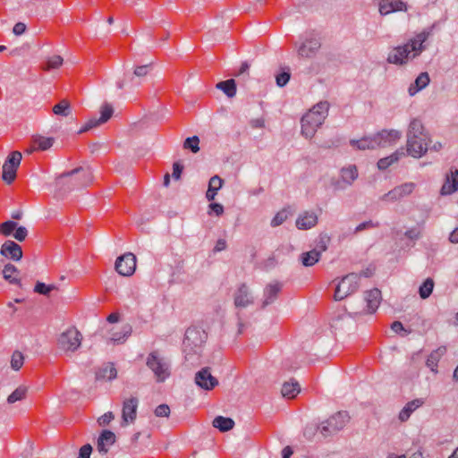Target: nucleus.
Returning <instances> with one entry per match:
<instances>
[{"label": "nucleus", "mask_w": 458, "mask_h": 458, "mask_svg": "<svg viewBox=\"0 0 458 458\" xmlns=\"http://www.w3.org/2000/svg\"><path fill=\"white\" fill-rule=\"evenodd\" d=\"M17 223L13 220L5 221L0 224V233L5 237L13 234Z\"/></svg>", "instance_id": "45"}, {"label": "nucleus", "mask_w": 458, "mask_h": 458, "mask_svg": "<svg viewBox=\"0 0 458 458\" xmlns=\"http://www.w3.org/2000/svg\"><path fill=\"white\" fill-rule=\"evenodd\" d=\"M22 155L20 151H13L5 159L2 166V179L7 183L11 184L16 178V172L21 165Z\"/></svg>", "instance_id": "10"}, {"label": "nucleus", "mask_w": 458, "mask_h": 458, "mask_svg": "<svg viewBox=\"0 0 458 458\" xmlns=\"http://www.w3.org/2000/svg\"><path fill=\"white\" fill-rule=\"evenodd\" d=\"M208 338L207 333L199 327H191L185 332L183 347L185 351L197 352Z\"/></svg>", "instance_id": "9"}, {"label": "nucleus", "mask_w": 458, "mask_h": 458, "mask_svg": "<svg viewBox=\"0 0 458 458\" xmlns=\"http://www.w3.org/2000/svg\"><path fill=\"white\" fill-rule=\"evenodd\" d=\"M391 329L394 332V333H401V332H404V333H407V331L404 329L403 324L400 322V321H394L392 325H391Z\"/></svg>", "instance_id": "59"}, {"label": "nucleus", "mask_w": 458, "mask_h": 458, "mask_svg": "<svg viewBox=\"0 0 458 458\" xmlns=\"http://www.w3.org/2000/svg\"><path fill=\"white\" fill-rule=\"evenodd\" d=\"M290 77H291V75L287 72H283L279 73L278 75H276V81L277 86L278 87L285 86L288 83Z\"/></svg>", "instance_id": "51"}, {"label": "nucleus", "mask_w": 458, "mask_h": 458, "mask_svg": "<svg viewBox=\"0 0 458 458\" xmlns=\"http://www.w3.org/2000/svg\"><path fill=\"white\" fill-rule=\"evenodd\" d=\"M289 216V211L286 209H282L279 212L276 214V216L271 220V225L273 227H276L280 225H282Z\"/></svg>", "instance_id": "48"}, {"label": "nucleus", "mask_w": 458, "mask_h": 458, "mask_svg": "<svg viewBox=\"0 0 458 458\" xmlns=\"http://www.w3.org/2000/svg\"><path fill=\"white\" fill-rule=\"evenodd\" d=\"M28 388L24 386L17 387L7 398L9 403H14L18 401L23 400L26 397Z\"/></svg>", "instance_id": "43"}, {"label": "nucleus", "mask_w": 458, "mask_h": 458, "mask_svg": "<svg viewBox=\"0 0 458 458\" xmlns=\"http://www.w3.org/2000/svg\"><path fill=\"white\" fill-rule=\"evenodd\" d=\"M226 248V242L223 239H220L216 242V244L214 248V251L218 252L225 250Z\"/></svg>", "instance_id": "62"}, {"label": "nucleus", "mask_w": 458, "mask_h": 458, "mask_svg": "<svg viewBox=\"0 0 458 458\" xmlns=\"http://www.w3.org/2000/svg\"><path fill=\"white\" fill-rule=\"evenodd\" d=\"M435 283L432 278H427L419 288V294L421 299H427L433 292Z\"/></svg>", "instance_id": "40"}, {"label": "nucleus", "mask_w": 458, "mask_h": 458, "mask_svg": "<svg viewBox=\"0 0 458 458\" xmlns=\"http://www.w3.org/2000/svg\"><path fill=\"white\" fill-rule=\"evenodd\" d=\"M283 458H290L293 454V450L290 446H285L282 451Z\"/></svg>", "instance_id": "64"}, {"label": "nucleus", "mask_w": 458, "mask_h": 458, "mask_svg": "<svg viewBox=\"0 0 458 458\" xmlns=\"http://www.w3.org/2000/svg\"><path fill=\"white\" fill-rule=\"evenodd\" d=\"M13 236L18 242H23L28 236V229L23 225L18 226L17 225Z\"/></svg>", "instance_id": "50"}, {"label": "nucleus", "mask_w": 458, "mask_h": 458, "mask_svg": "<svg viewBox=\"0 0 458 458\" xmlns=\"http://www.w3.org/2000/svg\"><path fill=\"white\" fill-rule=\"evenodd\" d=\"M414 189L415 183L405 182L388 191L382 197V199L385 201H396L410 195L414 191Z\"/></svg>", "instance_id": "16"}, {"label": "nucleus", "mask_w": 458, "mask_h": 458, "mask_svg": "<svg viewBox=\"0 0 458 458\" xmlns=\"http://www.w3.org/2000/svg\"><path fill=\"white\" fill-rule=\"evenodd\" d=\"M114 420V414L112 411L106 412L104 415L98 418V423L100 426H106Z\"/></svg>", "instance_id": "55"}, {"label": "nucleus", "mask_w": 458, "mask_h": 458, "mask_svg": "<svg viewBox=\"0 0 458 458\" xmlns=\"http://www.w3.org/2000/svg\"><path fill=\"white\" fill-rule=\"evenodd\" d=\"M402 137V132L398 130H382L381 131L374 134L377 148H387L394 145Z\"/></svg>", "instance_id": "13"}, {"label": "nucleus", "mask_w": 458, "mask_h": 458, "mask_svg": "<svg viewBox=\"0 0 458 458\" xmlns=\"http://www.w3.org/2000/svg\"><path fill=\"white\" fill-rule=\"evenodd\" d=\"M64 59L60 55H52L47 57L46 61V64L42 66V69L44 71H50L53 69H58L63 65Z\"/></svg>", "instance_id": "42"}, {"label": "nucleus", "mask_w": 458, "mask_h": 458, "mask_svg": "<svg viewBox=\"0 0 458 458\" xmlns=\"http://www.w3.org/2000/svg\"><path fill=\"white\" fill-rule=\"evenodd\" d=\"M199 139L198 136H192L187 138L183 142V148L191 149L193 153L199 151Z\"/></svg>", "instance_id": "46"}, {"label": "nucleus", "mask_w": 458, "mask_h": 458, "mask_svg": "<svg viewBox=\"0 0 458 458\" xmlns=\"http://www.w3.org/2000/svg\"><path fill=\"white\" fill-rule=\"evenodd\" d=\"M56 286L55 284H46L42 282L38 281L34 287V292L43 295H48L49 293L53 290H55Z\"/></svg>", "instance_id": "47"}, {"label": "nucleus", "mask_w": 458, "mask_h": 458, "mask_svg": "<svg viewBox=\"0 0 458 458\" xmlns=\"http://www.w3.org/2000/svg\"><path fill=\"white\" fill-rule=\"evenodd\" d=\"M151 70L149 64L136 66L133 70L132 74L128 75L129 82L132 86H138L141 83V79L146 77Z\"/></svg>", "instance_id": "31"}, {"label": "nucleus", "mask_w": 458, "mask_h": 458, "mask_svg": "<svg viewBox=\"0 0 458 458\" xmlns=\"http://www.w3.org/2000/svg\"><path fill=\"white\" fill-rule=\"evenodd\" d=\"M364 299L367 303L366 312L373 313L377 310L381 302V292L377 288L367 291Z\"/></svg>", "instance_id": "25"}, {"label": "nucleus", "mask_w": 458, "mask_h": 458, "mask_svg": "<svg viewBox=\"0 0 458 458\" xmlns=\"http://www.w3.org/2000/svg\"><path fill=\"white\" fill-rule=\"evenodd\" d=\"M233 303L236 308H247L254 303V297L249 286L241 284L233 294Z\"/></svg>", "instance_id": "15"}, {"label": "nucleus", "mask_w": 458, "mask_h": 458, "mask_svg": "<svg viewBox=\"0 0 458 458\" xmlns=\"http://www.w3.org/2000/svg\"><path fill=\"white\" fill-rule=\"evenodd\" d=\"M282 289V284L278 282H273L267 284L264 290L263 307L273 303Z\"/></svg>", "instance_id": "29"}, {"label": "nucleus", "mask_w": 458, "mask_h": 458, "mask_svg": "<svg viewBox=\"0 0 458 458\" xmlns=\"http://www.w3.org/2000/svg\"><path fill=\"white\" fill-rule=\"evenodd\" d=\"M27 26L23 22H17L13 28V33L15 36H21L26 31Z\"/></svg>", "instance_id": "56"}, {"label": "nucleus", "mask_w": 458, "mask_h": 458, "mask_svg": "<svg viewBox=\"0 0 458 458\" xmlns=\"http://www.w3.org/2000/svg\"><path fill=\"white\" fill-rule=\"evenodd\" d=\"M321 47L318 39H309L303 42L298 48L297 54L301 58L311 59L316 56Z\"/></svg>", "instance_id": "20"}, {"label": "nucleus", "mask_w": 458, "mask_h": 458, "mask_svg": "<svg viewBox=\"0 0 458 458\" xmlns=\"http://www.w3.org/2000/svg\"><path fill=\"white\" fill-rule=\"evenodd\" d=\"M114 107L109 103H105L100 106V116L89 118L85 124L79 130V133L85 132L90 129L98 127L106 123L114 114Z\"/></svg>", "instance_id": "11"}, {"label": "nucleus", "mask_w": 458, "mask_h": 458, "mask_svg": "<svg viewBox=\"0 0 458 458\" xmlns=\"http://www.w3.org/2000/svg\"><path fill=\"white\" fill-rule=\"evenodd\" d=\"M216 88L221 89L229 98L236 95V85L233 79L217 83Z\"/></svg>", "instance_id": "38"}, {"label": "nucleus", "mask_w": 458, "mask_h": 458, "mask_svg": "<svg viewBox=\"0 0 458 458\" xmlns=\"http://www.w3.org/2000/svg\"><path fill=\"white\" fill-rule=\"evenodd\" d=\"M449 241L452 243H458V227L453 230L449 235Z\"/></svg>", "instance_id": "63"}, {"label": "nucleus", "mask_w": 458, "mask_h": 458, "mask_svg": "<svg viewBox=\"0 0 458 458\" xmlns=\"http://www.w3.org/2000/svg\"><path fill=\"white\" fill-rule=\"evenodd\" d=\"M458 191V170L451 171L446 175L445 181L441 188L442 195H449Z\"/></svg>", "instance_id": "27"}, {"label": "nucleus", "mask_w": 458, "mask_h": 458, "mask_svg": "<svg viewBox=\"0 0 458 458\" xmlns=\"http://www.w3.org/2000/svg\"><path fill=\"white\" fill-rule=\"evenodd\" d=\"M146 365L153 372L156 381L165 382L171 375V365L169 361L157 352H151L146 360Z\"/></svg>", "instance_id": "5"}, {"label": "nucleus", "mask_w": 458, "mask_h": 458, "mask_svg": "<svg viewBox=\"0 0 458 458\" xmlns=\"http://www.w3.org/2000/svg\"><path fill=\"white\" fill-rule=\"evenodd\" d=\"M425 401L423 398H417L411 402H408L405 406L401 410L398 415V419L402 422L407 421L411 415L420 407L424 404Z\"/></svg>", "instance_id": "26"}, {"label": "nucleus", "mask_w": 458, "mask_h": 458, "mask_svg": "<svg viewBox=\"0 0 458 458\" xmlns=\"http://www.w3.org/2000/svg\"><path fill=\"white\" fill-rule=\"evenodd\" d=\"M0 254L13 261H20L23 255L21 247L15 242L10 240L2 244Z\"/></svg>", "instance_id": "18"}, {"label": "nucleus", "mask_w": 458, "mask_h": 458, "mask_svg": "<svg viewBox=\"0 0 458 458\" xmlns=\"http://www.w3.org/2000/svg\"><path fill=\"white\" fill-rule=\"evenodd\" d=\"M318 224V216L313 211H304L299 215L295 225L299 230H309Z\"/></svg>", "instance_id": "22"}, {"label": "nucleus", "mask_w": 458, "mask_h": 458, "mask_svg": "<svg viewBox=\"0 0 458 458\" xmlns=\"http://www.w3.org/2000/svg\"><path fill=\"white\" fill-rule=\"evenodd\" d=\"M328 109L329 104L327 101L319 102L310 109L301 118L302 135L312 138L327 116Z\"/></svg>", "instance_id": "4"}, {"label": "nucleus", "mask_w": 458, "mask_h": 458, "mask_svg": "<svg viewBox=\"0 0 458 458\" xmlns=\"http://www.w3.org/2000/svg\"><path fill=\"white\" fill-rule=\"evenodd\" d=\"M2 275L4 279L10 284L19 286L20 288L22 287L20 270L14 265L11 263L5 264L2 270Z\"/></svg>", "instance_id": "23"}, {"label": "nucleus", "mask_w": 458, "mask_h": 458, "mask_svg": "<svg viewBox=\"0 0 458 458\" xmlns=\"http://www.w3.org/2000/svg\"><path fill=\"white\" fill-rule=\"evenodd\" d=\"M93 182V172L89 165L76 167L55 179L56 191L66 192L87 187Z\"/></svg>", "instance_id": "1"}, {"label": "nucleus", "mask_w": 458, "mask_h": 458, "mask_svg": "<svg viewBox=\"0 0 458 458\" xmlns=\"http://www.w3.org/2000/svg\"><path fill=\"white\" fill-rule=\"evenodd\" d=\"M224 181L218 175H214L210 178L208 182V188L206 192V198L208 200H214L218 191L222 188Z\"/></svg>", "instance_id": "33"}, {"label": "nucleus", "mask_w": 458, "mask_h": 458, "mask_svg": "<svg viewBox=\"0 0 458 458\" xmlns=\"http://www.w3.org/2000/svg\"><path fill=\"white\" fill-rule=\"evenodd\" d=\"M138 405L139 400L136 397H130L123 401L122 409L123 426H126L135 421Z\"/></svg>", "instance_id": "14"}, {"label": "nucleus", "mask_w": 458, "mask_h": 458, "mask_svg": "<svg viewBox=\"0 0 458 458\" xmlns=\"http://www.w3.org/2000/svg\"><path fill=\"white\" fill-rule=\"evenodd\" d=\"M116 376H117V371L113 365L106 367L103 370V377H105L108 380H112V379L115 378Z\"/></svg>", "instance_id": "53"}, {"label": "nucleus", "mask_w": 458, "mask_h": 458, "mask_svg": "<svg viewBox=\"0 0 458 458\" xmlns=\"http://www.w3.org/2000/svg\"><path fill=\"white\" fill-rule=\"evenodd\" d=\"M195 383L204 390H211L218 385V380L211 375L209 368H204L196 373Z\"/></svg>", "instance_id": "17"}, {"label": "nucleus", "mask_w": 458, "mask_h": 458, "mask_svg": "<svg viewBox=\"0 0 458 458\" xmlns=\"http://www.w3.org/2000/svg\"><path fill=\"white\" fill-rule=\"evenodd\" d=\"M24 362V357L21 352H14L11 359V367L14 370H19Z\"/></svg>", "instance_id": "49"}, {"label": "nucleus", "mask_w": 458, "mask_h": 458, "mask_svg": "<svg viewBox=\"0 0 458 458\" xmlns=\"http://www.w3.org/2000/svg\"><path fill=\"white\" fill-rule=\"evenodd\" d=\"M82 339L81 333L75 327H69L58 335L56 345L64 353H73L81 347Z\"/></svg>", "instance_id": "6"}, {"label": "nucleus", "mask_w": 458, "mask_h": 458, "mask_svg": "<svg viewBox=\"0 0 458 458\" xmlns=\"http://www.w3.org/2000/svg\"><path fill=\"white\" fill-rule=\"evenodd\" d=\"M429 139L419 119H412L407 131L406 151L415 158L421 157L428 150Z\"/></svg>", "instance_id": "3"}, {"label": "nucleus", "mask_w": 458, "mask_h": 458, "mask_svg": "<svg viewBox=\"0 0 458 458\" xmlns=\"http://www.w3.org/2000/svg\"><path fill=\"white\" fill-rule=\"evenodd\" d=\"M53 113L55 115L67 117L72 114L71 105L68 100L63 99L53 106Z\"/></svg>", "instance_id": "39"}, {"label": "nucleus", "mask_w": 458, "mask_h": 458, "mask_svg": "<svg viewBox=\"0 0 458 458\" xmlns=\"http://www.w3.org/2000/svg\"><path fill=\"white\" fill-rule=\"evenodd\" d=\"M405 153L403 149H397L395 152L388 157L380 158L377 162V167L379 170H386L391 165L396 163L402 157H404Z\"/></svg>", "instance_id": "34"}, {"label": "nucleus", "mask_w": 458, "mask_h": 458, "mask_svg": "<svg viewBox=\"0 0 458 458\" xmlns=\"http://www.w3.org/2000/svg\"><path fill=\"white\" fill-rule=\"evenodd\" d=\"M349 420L348 412L338 411L322 421L318 427V430L323 437L331 436L343 429L349 422Z\"/></svg>", "instance_id": "8"}, {"label": "nucleus", "mask_w": 458, "mask_h": 458, "mask_svg": "<svg viewBox=\"0 0 458 458\" xmlns=\"http://www.w3.org/2000/svg\"><path fill=\"white\" fill-rule=\"evenodd\" d=\"M430 81L428 72H421L415 80L414 83L411 84L408 89L410 96H414L416 93L425 89Z\"/></svg>", "instance_id": "32"}, {"label": "nucleus", "mask_w": 458, "mask_h": 458, "mask_svg": "<svg viewBox=\"0 0 458 458\" xmlns=\"http://www.w3.org/2000/svg\"><path fill=\"white\" fill-rule=\"evenodd\" d=\"M213 426L222 432H226L233 428L234 421L231 418L217 416L213 420Z\"/></svg>", "instance_id": "37"}, {"label": "nucleus", "mask_w": 458, "mask_h": 458, "mask_svg": "<svg viewBox=\"0 0 458 458\" xmlns=\"http://www.w3.org/2000/svg\"><path fill=\"white\" fill-rule=\"evenodd\" d=\"M428 32L422 31L410 39L405 45L393 48L387 56L389 64L403 65L408 63L410 59L420 55L424 50L423 43L428 39Z\"/></svg>", "instance_id": "2"}, {"label": "nucleus", "mask_w": 458, "mask_h": 458, "mask_svg": "<svg viewBox=\"0 0 458 458\" xmlns=\"http://www.w3.org/2000/svg\"><path fill=\"white\" fill-rule=\"evenodd\" d=\"M375 138L374 135L363 137L360 140H351L352 146L357 148L360 150L365 149H375L377 148L376 144L374 143Z\"/></svg>", "instance_id": "35"}, {"label": "nucleus", "mask_w": 458, "mask_h": 458, "mask_svg": "<svg viewBox=\"0 0 458 458\" xmlns=\"http://www.w3.org/2000/svg\"><path fill=\"white\" fill-rule=\"evenodd\" d=\"M446 347L440 346L437 349L434 350L428 357L426 365L430 370L434 373L437 372L438 362L441 358L445 354Z\"/></svg>", "instance_id": "30"}, {"label": "nucleus", "mask_w": 458, "mask_h": 458, "mask_svg": "<svg viewBox=\"0 0 458 458\" xmlns=\"http://www.w3.org/2000/svg\"><path fill=\"white\" fill-rule=\"evenodd\" d=\"M92 452V446L86 444L81 447L78 458H89Z\"/></svg>", "instance_id": "54"}, {"label": "nucleus", "mask_w": 458, "mask_h": 458, "mask_svg": "<svg viewBox=\"0 0 458 458\" xmlns=\"http://www.w3.org/2000/svg\"><path fill=\"white\" fill-rule=\"evenodd\" d=\"M136 269V257L131 252L125 253L117 258L115 270L123 276H131Z\"/></svg>", "instance_id": "12"}, {"label": "nucleus", "mask_w": 458, "mask_h": 458, "mask_svg": "<svg viewBox=\"0 0 458 458\" xmlns=\"http://www.w3.org/2000/svg\"><path fill=\"white\" fill-rule=\"evenodd\" d=\"M405 235L411 240H416L420 237V232L416 229H411L405 233Z\"/></svg>", "instance_id": "61"}, {"label": "nucleus", "mask_w": 458, "mask_h": 458, "mask_svg": "<svg viewBox=\"0 0 458 458\" xmlns=\"http://www.w3.org/2000/svg\"><path fill=\"white\" fill-rule=\"evenodd\" d=\"M327 249V242L322 241L321 244L318 246V250L314 249L310 251L303 252L301 255L300 259L301 261V264L304 267L314 266L316 263H318L319 261L322 252L326 251Z\"/></svg>", "instance_id": "19"}, {"label": "nucleus", "mask_w": 458, "mask_h": 458, "mask_svg": "<svg viewBox=\"0 0 458 458\" xmlns=\"http://www.w3.org/2000/svg\"><path fill=\"white\" fill-rule=\"evenodd\" d=\"M301 392V386L298 382H285L281 389L282 395L285 398H294Z\"/></svg>", "instance_id": "36"}, {"label": "nucleus", "mask_w": 458, "mask_h": 458, "mask_svg": "<svg viewBox=\"0 0 458 458\" xmlns=\"http://www.w3.org/2000/svg\"><path fill=\"white\" fill-rule=\"evenodd\" d=\"M131 327L129 325L114 327L109 330V340L113 343H123L131 334Z\"/></svg>", "instance_id": "28"}, {"label": "nucleus", "mask_w": 458, "mask_h": 458, "mask_svg": "<svg viewBox=\"0 0 458 458\" xmlns=\"http://www.w3.org/2000/svg\"><path fill=\"white\" fill-rule=\"evenodd\" d=\"M182 172V166L179 163L175 162L173 165V177L176 180L180 179Z\"/></svg>", "instance_id": "57"}, {"label": "nucleus", "mask_w": 458, "mask_h": 458, "mask_svg": "<svg viewBox=\"0 0 458 458\" xmlns=\"http://www.w3.org/2000/svg\"><path fill=\"white\" fill-rule=\"evenodd\" d=\"M342 178L344 182L352 183L358 177V171L355 165H350L343 168L341 171Z\"/></svg>", "instance_id": "44"}, {"label": "nucleus", "mask_w": 458, "mask_h": 458, "mask_svg": "<svg viewBox=\"0 0 458 458\" xmlns=\"http://www.w3.org/2000/svg\"><path fill=\"white\" fill-rule=\"evenodd\" d=\"M34 142L38 149L45 151L49 149L53 146L55 139L53 137H45L38 135L35 137Z\"/></svg>", "instance_id": "41"}, {"label": "nucleus", "mask_w": 458, "mask_h": 458, "mask_svg": "<svg viewBox=\"0 0 458 458\" xmlns=\"http://www.w3.org/2000/svg\"><path fill=\"white\" fill-rule=\"evenodd\" d=\"M157 417H168L170 414V408L167 404L158 405L154 411Z\"/></svg>", "instance_id": "52"}, {"label": "nucleus", "mask_w": 458, "mask_h": 458, "mask_svg": "<svg viewBox=\"0 0 458 458\" xmlns=\"http://www.w3.org/2000/svg\"><path fill=\"white\" fill-rule=\"evenodd\" d=\"M378 10L381 15H387L394 12H406L407 5L402 0H380Z\"/></svg>", "instance_id": "21"}, {"label": "nucleus", "mask_w": 458, "mask_h": 458, "mask_svg": "<svg viewBox=\"0 0 458 458\" xmlns=\"http://www.w3.org/2000/svg\"><path fill=\"white\" fill-rule=\"evenodd\" d=\"M115 443V435L110 430H104L97 444V449L101 454H106L109 448Z\"/></svg>", "instance_id": "24"}, {"label": "nucleus", "mask_w": 458, "mask_h": 458, "mask_svg": "<svg viewBox=\"0 0 458 458\" xmlns=\"http://www.w3.org/2000/svg\"><path fill=\"white\" fill-rule=\"evenodd\" d=\"M209 208L216 215L220 216L224 213V207L219 203H211Z\"/></svg>", "instance_id": "58"}, {"label": "nucleus", "mask_w": 458, "mask_h": 458, "mask_svg": "<svg viewBox=\"0 0 458 458\" xmlns=\"http://www.w3.org/2000/svg\"><path fill=\"white\" fill-rule=\"evenodd\" d=\"M375 225L371 221H366L356 226L354 233H359L364 229L374 227Z\"/></svg>", "instance_id": "60"}, {"label": "nucleus", "mask_w": 458, "mask_h": 458, "mask_svg": "<svg viewBox=\"0 0 458 458\" xmlns=\"http://www.w3.org/2000/svg\"><path fill=\"white\" fill-rule=\"evenodd\" d=\"M364 276H369L367 273H362ZM361 276L356 273H350L344 276L336 284L334 294V300L338 301L347 298L359 288V280Z\"/></svg>", "instance_id": "7"}]
</instances>
